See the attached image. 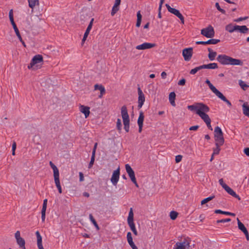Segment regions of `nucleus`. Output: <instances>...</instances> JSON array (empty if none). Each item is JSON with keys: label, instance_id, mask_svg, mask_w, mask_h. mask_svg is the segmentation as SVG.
<instances>
[{"label": "nucleus", "instance_id": "47", "mask_svg": "<svg viewBox=\"0 0 249 249\" xmlns=\"http://www.w3.org/2000/svg\"><path fill=\"white\" fill-rule=\"evenodd\" d=\"M231 221V219L230 218H226V219H223L221 220H218L217 221V223H225L230 222Z\"/></svg>", "mask_w": 249, "mask_h": 249}, {"label": "nucleus", "instance_id": "35", "mask_svg": "<svg viewBox=\"0 0 249 249\" xmlns=\"http://www.w3.org/2000/svg\"><path fill=\"white\" fill-rule=\"evenodd\" d=\"M222 145H215L216 147L213 149V156L218 155L221 150L220 146Z\"/></svg>", "mask_w": 249, "mask_h": 249}, {"label": "nucleus", "instance_id": "63", "mask_svg": "<svg viewBox=\"0 0 249 249\" xmlns=\"http://www.w3.org/2000/svg\"><path fill=\"white\" fill-rule=\"evenodd\" d=\"M166 76H167V74L165 71H163L161 72V76L162 78H163V79L166 78Z\"/></svg>", "mask_w": 249, "mask_h": 249}, {"label": "nucleus", "instance_id": "23", "mask_svg": "<svg viewBox=\"0 0 249 249\" xmlns=\"http://www.w3.org/2000/svg\"><path fill=\"white\" fill-rule=\"evenodd\" d=\"M208 50L209 52L208 54V58L211 61L214 60L217 55L216 52L213 51L210 48H208Z\"/></svg>", "mask_w": 249, "mask_h": 249}, {"label": "nucleus", "instance_id": "27", "mask_svg": "<svg viewBox=\"0 0 249 249\" xmlns=\"http://www.w3.org/2000/svg\"><path fill=\"white\" fill-rule=\"evenodd\" d=\"M128 224L130 227L131 230L132 231L133 233L135 235H137V231L136 230L135 224L133 221L132 222H128Z\"/></svg>", "mask_w": 249, "mask_h": 249}, {"label": "nucleus", "instance_id": "14", "mask_svg": "<svg viewBox=\"0 0 249 249\" xmlns=\"http://www.w3.org/2000/svg\"><path fill=\"white\" fill-rule=\"evenodd\" d=\"M220 42L219 39H210L207 41H197V44L207 45V44H216Z\"/></svg>", "mask_w": 249, "mask_h": 249}, {"label": "nucleus", "instance_id": "33", "mask_svg": "<svg viewBox=\"0 0 249 249\" xmlns=\"http://www.w3.org/2000/svg\"><path fill=\"white\" fill-rule=\"evenodd\" d=\"M144 115L142 111H141L138 119V124H143V122L144 120Z\"/></svg>", "mask_w": 249, "mask_h": 249}, {"label": "nucleus", "instance_id": "25", "mask_svg": "<svg viewBox=\"0 0 249 249\" xmlns=\"http://www.w3.org/2000/svg\"><path fill=\"white\" fill-rule=\"evenodd\" d=\"M54 182L55 185L58 189V191L60 194L62 192V188L60 185V182L59 180V177L54 178Z\"/></svg>", "mask_w": 249, "mask_h": 249}, {"label": "nucleus", "instance_id": "61", "mask_svg": "<svg viewBox=\"0 0 249 249\" xmlns=\"http://www.w3.org/2000/svg\"><path fill=\"white\" fill-rule=\"evenodd\" d=\"M244 152L247 156L249 157V148H245L244 150Z\"/></svg>", "mask_w": 249, "mask_h": 249}, {"label": "nucleus", "instance_id": "16", "mask_svg": "<svg viewBox=\"0 0 249 249\" xmlns=\"http://www.w3.org/2000/svg\"><path fill=\"white\" fill-rule=\"evenodd\" d=\"M94 90H99L100 94L99 98H101L106 92L105 88L102 85L96 84L94 85Z\"/></svg>", "mask_w": 249, "mask_h": 249}, {"label": "nucleus", "instance_id": "59", "mask_svg": "<svg viewBox=\"0 0 249 249\" xmlns=\"http://www.w3.org/2000/svg\"><path fill=\"white\" fill-rule=\"evenodd\" d=\"M137 20H142V16L141 14L140 11H138L137 13Z\"/></svg>", "mask_w": 249, "mask_h": 249}, {"label": "nucleus", "instance_id": "36", "mask_svg": "<svg viewBox=\"0 0 249 249\" xmlns=\"http://www.w3.org/2000/svg\"><path fill=\"white\" fill-rule=\"evenodd\" d=\"M133 216L134 214L133 212V210L132 208H131L128 213V216L127 217V222L133 221Z\"/></svg>", "mask_w": 249, "mask_h": 249}, {"label": "nucleus", "instance_id": "37", "mask_svg": "<svg viewBox=\"0 0 249 249\" xmlns=\"http://www.w3.org/2000/svg\"><path fill=\"white\" fill-rule=\"evenodd\" d=\"M36 234L37 238V245L42 244V237L38 231L36 232Z\"/></svg>", "mask_w": 249, "mask_h": 249}, {"label": "nucleus", "instance_id": "3", "mask_svg": "<svg viewBox=\"0 0 249 249\" xmlns=\"http://www.w3.org/2000/svg\"><path fill=\"white\" fill-rule=\"evenodd\" d=\"M215 144L223 145L224 143L223 133L221 128L218 126L215 127L214 130Z\"/></svg>", "mask_w": 249, "mask_h": 249}, {"label": "nucleus", "instance_id": "9", "mask_svg": "<svg viewBox=\"0 0 249 249\" xmlns=\"http://www.w3.org/2000/svg\"><path fill=\"white\" fill-rule=\"evenodd\" d=\"M190 243L187 240H184L181 242H177L174 246L173 249H188L190 247Z\"/></svg>", "mask_w": 249, "mask_h": 249}, {"label": "nucleus", "instance_id": "57", "mask_svg": "<svg viewBox=\"0 0 249 249\" xmlns=\"http://www.w3.org/2000/svg\"><path fill=\"white\" fill-rule=\"evenodd\" d=\"M84 177L82 172H79V181L82 182L84 181Z\"/></svg>", "mask_w": 249, "mask_h": 249}, {"label": "nucleus", "instance_id": "6", "mask_svg": "<svg viewBox=\"0 0 249 249\" xmlns=\"http://www.w3.org/2000/svg\"><path fill=\"white\" fill-rule=\"evenodd\" d=\"M165 6H166L168 11L169 12H170L171 13L176 16L178 18L180 19L181 23L183 24L184 23V18H183V16L182 15V14L180 13V12L178 10H177L175 8L171 7L168 4H166Z\"/></svg>", "mask_w": 249, "mask_h": 249}, {"label": "nucleus", "instance_id": "56", "mask_svg": "<svg viewBox=\"0 0 249 249\" xmlns=\"http://www.w3.org/2000/svg\"><path fill=\"white\" fill-rule=\"evenodd\" d=\"M9 17L10 20H11L12 19H14L13 12L12 9L10 10L9 12Z\"/></svg>", "mask_w": 249, "mask_h": 249}, {"label": "nucleus", "instance_id": "50", "mask_svg": "<svg viewBox=\"0 0 249 249\" xmlns=\"http://www.w3.org/2000/svg\"><path fill=\"white\" fill-rule=\"evenodd\" d=\"M182 158V156L181 155H178L176 156L175 160L177 163L179 162Z\"/></svg>", "mask_w": 249, "mask_h": 249}, {"label": "nucleus", "instance_id": "38", "mask_svg": "<svg viewBox=\"0 0 249 249\" xmlns=\"http://www.w3.org/2000/svg\"><path fill=\"white\" fill-rule=\"evenodd\" d=\"M208 69H216L218 68V65L217 63H213L207 64Z\"/></svg>", "mask_w": 249, "mask_h": 249}, {"label": "nucleus", "instance_id": "29", "mask_svg": "<svg viewBox=\"0 0 249 249\" xmlns=\"http://www.w3.org/2000/svg\"><path fill=\"white\" fill-rule=\"evenodd\" d=\"M215 213H221L228 215L235 216V214L234 213H230L229 212L223 211L221 210H216L214 212Z\"/></svg>", "mask_w": 249, "mask_h": 249}, {"label": "nucleus", "instance_id": "24", "mask_svg": "<svg viewBox=\"0 0 249 249\" xmlns=\"http://www.w3.org/2000/svg\"><path fill=\"white\" fill-rule=\"evenodd\" d=\"M212 91L217 96L218 98H219L222 101L224 99L226 100V97L223 95V94L220 92L218 89L215 88Z\"/></svg>", "mask_w": 249, "mask_h": 249}, {"label": "nucleus", "instance_id": "28", "mask_svg": "<svg viewBox=\"0 0 249 249\" xmlns=\"http://www.w3.org/2000/svg\"><path fill=\"white\" fill-rule=\"evenodd\" d=\"M92 27H90V26H88L86 30V32L84 35V36L83 37V39H82V43H84V42L85 41V40L87 39V38L91 29Z\"/></svg>", "mask_w": 249, "mask_h": 249}, {"label": "nucleus", "instance_id": "40", "mask_svg": "<svg viewBox=\"0 0 249 249\" xmlns=\"http://www.w3.org/2000/svg\"><path fill=\"white\" fill-rule=\"evenodd\" d=\"M178 213L175 211H171L170 213V216L171 219L175 220L178 216Z\"/></svg>", "mask_w": 249, "mask_h": 249}, {"label": "nucleus", "instance_id": "2", "mask_svg": "<svg viewBox=\"0 0 249 249\" xmlns=\"http://www.w3.org/2000/svg\"><path fill=\"white\" fill-rule=\"evenodd\" d=\"M217 60L223 65L242 66L243 62L238 59L233 58L226 54H219L216 58Z\"/></svg>", "mask_w": 249, "mask_h": 249}, {"label": "nucleus", "instance_id": "46", "mask_svg": "<svg viewBox=\"0 0 249 249\" xmlns=\"http://www.w3.org/2000/svg\"><path fill=\"white\" fill-rule=\"evenodd\" d=\"M117 128L118 130H121L122 128V123L120 119H118L116 124Z\"/></svg>", "mask_w": 249, "mask_h": 249}, {"label": "nucleus", "instance_id": "64", "mask_svg": "<svg viewBox=\"0 0 249 249\" xmlns=\"http://www.w3.org/2000/svg\"><path fill=\"white\" fill-rule=\"evenodd\" d=\"M11 23L13 26V28L17 27V25L14 22V19H12L10 20Z\"/></svg>", "mask_w": 249, "mask_h": 249}, {"label": "nucleus", "instance_id": "22", "mask_svg": "<svg viewBox=\"0 0 249 249\" xmlns=\"http://www.w3.org/2000/svg\"><path fill=\"white\" fill-rule=\"evenodd\" d=\"M238 227L244 233L247 232L248 230L244 224L240 221L238 218H237Z\"/></svg>", "mask_w": 249, "mask_h": 249}, {"label": "nucleus", "instance_id": "15", "mask_svg": "<svg viewBox=\"0 0 249 249\" xmlns=\"http://www.w3.org/2000/svg\"><path fill=\"white\" fill-rule=\"evenodd\" d=\"M80 111L85 115V117L87 118L89 114L90 108L84 105H81L79 107Z\"/></svg>", "mask_w": 249, "mask_h": 249}, {"label": "nucleus", "instance_id": "39", "mask_svg": "<svg viewBox=\"0 0 249 249\" xmlns=\"http://www.w3.org/2000/svg\"><path fill=\"white\" fill-rule=\"evenodd\" d=\"M214 197V196H210L208 197H207V198L204 199L203 200H202L201 201V205H203V204L207 203L209 201L212 200Z\"/></svg>", "mask_w": 249, "mask_h": 249}, {"label": "nucleus", "instance_id": "30", "mask_svg": "<svg viewBox=\"0 0 249 249\" xmlns=\"http://www.w3.org/2000/svg\"><path fill=\"white\" fill-rule=\"evenodd\" d=\"M29 6L33 9L36 4H38V0H28Z\"/></svg>", "mask_w": 249, "mask_h": 249}, {"label": "nucleus", "instance_id": "55", "mask_svg": "<svg viewBox=\"0 0 249 249\" xmlns=\"http://www.w3.org/2000/svg\"><path fill=\"white\" fill-rule=\"evenodd\" d=\"M185 81H186L185 79L184 78H182V79H181L179 81V82H178V85H180V86H183L185 84Z\"/></svg>", "mask_w": 249, "mask_h": 249}, {"label": "nucleus", "instance_id": "52", "mask_svg": "<svg viewBox=\"0 0 249 249\" xmlns=\"http://www.w3.org/2000/svg\"><path fill=\"white\" fill-rule=\"evenodd\" d=\"M127 242H129V241H131L133 240V238H132V237L131 233L130 232H128L127 233Z\"/></svg>", "mask_w": 249, "mask_h": 249}, {"label": "nucleus", "instance_id": "58", "mask_svg": "<svg viewBox=\"0 0 249 249\" xmlns=\"http://www.w3.org/2000/svg\"><path fill=\"white\" fill-rule=\"evenodd\" d=\"M199 127L198 125H194L189 128L190 130H196Z\"/></svg>", "mask_w": 249, "mask_h": 249}, {"label": "nucleus", "instance_id": "10", "mask_svg": "<svg viewBox=\"0 0 249 249\" xmlns=\"http://www.w3.org/2000/svg\"><path fill=\"white\" fill-rule=\"evenodd\" d=\"M43 61V57L41 55L37 54L34 56L30 65L28 66L29 69H31L33 67L37 64Z\"/></svg>", "mask_w": 249, "mask_h": 249}, {"label": "nucleus", "instance_id": "19", "mask_svg": "<svg viewBox=\"0 0 249 249\" xmlns=\"http://www.w3.org/2000/svg\"><path fill=\"white\" fill-rule=\"evenodd\" d=\"M175 98H176V94L174 92H171L169 95V100L171 104V105L173 107L176 106L175 103Z\"/></svg>", "mask_w": 249, "mask_h": 249}, {"label": "nucleus", "instance_id": "13", "mask_svg": "<svg viewBox=\"0 0 249 249\" xmlns=\"http://www.w3.org/2000/svg\"><path fill=\"white\" fill-rule=\"evenodd\" d=\"M125 167L126 171L130 177L131 181H134L135 179L136 178L135 173L130 165L126 164L125 165Z\"/></svg>", "mask_w": 249, "mask_h": 249}, {"label": "nucleus", "instance_id": "41", "mask_svg": "<svg viewBox=\"0 0 249 249\" xmlns=\"http://www.w3.org/2000/svg\"><path fill=\"white\" fill-rule=\"evenodd\" d=\"M14 30L15 32V33H16V35L17 36L18 38L20 40V41H22V37H21V36H20V34L19 33V30H18V27H17L16 28H14Z\"/></svg>", "mask_w": 249, "mask_h": 249}, {"label": "nucleus", "instance_id": "32", "mask_svg": "<svg viewBox=\"0 0 249 249\" xmlns=\"http://www.w3.org/2000/svg\"><path fill=\"white\" fill-rule=\"evenodd\" d=\"M119 10V5L114 4L111 12V15L113 16Z\"/></svg>", "mask_w": 249, "mask_h": 249}, {"label": "nucleus", "instance_id": "8", "mask_svg": "<svg viewBox=\"0 0 249 249\" xmlns=\"http://www.w3.org/2000/svg\"><path fill=\"white\" fill-rule=\"evenodd\" d=\"M120 178V168L118 167L116 170L114 171L110 180L114 185H116Z\"/></svg>", "mask_w": 249, "mask_h": 249}, {"label": "nucleus", "instance_id": "18", "mask_svg": "<svg viewBox=\"0 0 249 249\" xmlns=\"http://www.w3.org/2000/svg\"><path fill=\"white\" fill-rule=\"evenodd\" d=\"M231 196L237 198L238 200H240V197L238 195H237L236 193L232 189H231L229 186H227L226 187V188L224 189Z\"/></svg>", "mask_w": 249, "mask_h": 249}, {"label": "nucleus", "instance_id": "5", "mask_svg": "<svg viewBox=\"0 0 249 249\" xmlns=\"http://www.w3.org/2000/svg\"><path fill=\"white\" fill-rule=\"evenodd\" d=\"M121 115L124 125H129V117L126 106H124L121 108Z\"/></svg>", "mask_w": 249, "mask_h": 249}, {"label": "nucleus", "instance_id": "12", "mask_svg": "<svg viewBox=\"0 0 249 249\" xmlns=\"http://www.w3.org/2000/svg\"><path fill=\"white\" fill-rule=\"evenodd\" d=\"M156 46L155 43L144 42L141 45H137L136 49L137 50H146L153 48Z\"/></svg>", "mask_w": 249, "mask_h": 249}, {"label": "nucleus", "instance_id": "11", "mask_svg": "<svg viewBox=\"0 0 249 249\" xmlns=\"http://www.w3.org/2000/svg\"><path fill=\"white\" fill-rule=\"evenodd\" d=\"M138 92L139 95L138 107L139 108H140L142 107L144 104V102L145 101V96L142 90L140 88H138Z\"/></svg>", "mask_w": 249, "mask_h": 249}, {"label": "nucleus", "instance_id": "42", "mask_svg": "<svg viewBox=\"0 0 249 249\" xmlns=\"http://www.w3.org/2000/svg\"><path fill=\"white\" fill-rule=\"evenodd\" d=\"M95 155L92 154V156H91V159H90V162H89V168H90L92 166V165H93V164L94 163V160H95Z\"/></svg>", "mask_w": 249, "mask_h": 249}, {"label": "nucleus", "instance_id": "4", "mask_svg": "<svg viewBox=\"0 0 249 249\" xmlns=\"http://www.w3.org/2000/svg\"><path fill=\"white\" fill-rule=\"evenodd\" d=\"M201 34L207 38H212L214 36V31L213 28L211 25H209L207 27L202 29Z\"/></svg>", "mask_w": 249, "mask_h": 249}, {"label": "nucleus", "instance_id": "17", "mask_svg": "<svg viewBox=\"0 0 249 249\" xmlns=\"http://www.w3.org/2000/svg\"><path fill=\"white\" fill-rule=\"evenodd\" d=\"M237 25H233V24L230 23L227 25L225 27V30L230 33H232L233 32L237 31Z\"/></svg>", "mask_w": 249, "mask_h": 249}, {"label": "nucleus", "instance_id": "60", "mask_svg": "<svg viewBox=\"0 0 249 249\" xmlns=\"http://www.w3.org/2000/svg\"><path fill=\"white\" fill-rule=\"evenodd\" d=\"M97 146V143H95L94 145V147L92 150V154L95 155L96 150Z\"/></svg>", "mask_w": 249, "mask_h": 249}, {"label": "nucleus", "instance_id": "43", "mask_svg": "<svg viewBox=\"0 0 249 249\" xmlns=\"http://www.w3.org/2000/svg\"><path fill=\"white\" fill-rule=\"evenodd\" d=\"M205 83L208 85L209 88L212 91L215 88L208 79H207L205 81Z\"/></svg>", "mask_w": 249, "mask_h": 249}, {"label": "nucleus", "instance_id": "62", "mask_svg": "<svg viewBox=\"0 0 249 249\" xmlns=\"http://www.w3.org/2000/svg\"><path fill=\"white\" fill-rule=\"evenodd\" d=\"M200 70L203 69H208L207 64H204L199 66Z\"/></svg>", "mask_w": 249, "mask_h": 249}, {"label": "nucleus", "instance_id": "51", "mask_svg": "<svg viewBox=\"0 0 249 249\" xmlns=\"http://www.w3.org/2000/svg\"><path fill=\"white\" fill-rule=\"evenodd\" d=\"M47 201H48L47 199H45L43 200V206H42V210H46L47 205Z\"/></svg>", "mask_w": 249, "mask_h": 249}, {"label": "nucleus", "instance_id": "26", "mask_svg": "<svg viewBox=\"0 0 249 249\" xmlns=\"http://www.w3.org/2000/svg\"><path fill=\"white\" fill-rule=\"evenodd\" d=\"M18 245L19 246V247L22 249H26L25 244V242L24 239L23 238H19L18 239L16 240Z\"/></svg>", "mask_w": 249, "mask_h": 249}, {"label": "nucleus", "instance_id": "54", "mask_svg": "<svg viewBox=\"0 0 249 249\" xmlns=\"http://www.w3.org/2000/svg\"><path fill=\"white\" fill-rule=\"evenodd\" d=\"M239 85L243 89H244V87H248L249 86L246 85L243 81L240 80L239 81Z\"/></svg>", "mask_w": 249, "mask_h": 249}, {"label": "nucleus", "instance_id": "1", "mask_svg": "<svg viewBox=\"0 0 249 249\" xmlns=\"http://www.w3.org/2000/svg\"><path fill=\"white\" fill-rule=\"evenodd\" d=\"M188 108L192 111H195L199 116L206 124L211 122V120L208 115L206 113L210 110L209 107L202 103H196L188 106Z\"/></svg>", "mask_w": 249, "mask_h": 249}, {"label": "nucleus", "instance_id": "45", "mask_svg": "<svg viewBox=\"0 0 249 249\" xmlns=\"http://www.w3.org/2000/svg\"><path fill=\"white\" fill-rule=\"evenodd\" d=\"M199 70H200V69H199V66L196 67L195 68L192 69L190 71V73L191 74H195Z\"/></svg>", "mask_w": 249, "mask_h": 249}, {"label": "nucleus", "instance_id": "7", "mask_svg": "<svg viewBox=\"0 0 249 249\" xmlns=\"http://www.w3.org/2000/svg\"><path fill=\"white\" fill-rule=\"evenodd\" d=\"M193 55V48H185L182 51V55L185 61H189L192 58Z\"/></svg>", "mask_w": 249, "mask_h": 249}, {"label": "nucleus", "instance_id": "31", "mask_svg": "<svg viewBox=\"0 0 249 249\" xmlns=\"http://www.w3.org/2000/svg\"><path fill=\"white\" fill-rule=\"evenodd\" d=\"M51 168L53 170L54 178L59 177V172L57 167L54 165Z\"/></svg>", "mask_w": 249, "mask_h": 249}, {"label": "nucleus", "instance_id": "20", "mask_svg": "<svg viewBox=\"0 0 249 249\" xmlns=\"http://www.w3.org/2000/svg\"><path fill=\"white\" fill-rule=\"evenodd\" d=\"M243 112L244 115L249 117V105L245 102L242 105Z\"/></svg>", "mask_w": 249, "mask_h": 249}, {"label": "nucleus", "instance_id": "21", "mask_svg": "<svg viewBox=\"0 0 249 249\" xmlns=\"http://www.w3.org/2000/svg\"><path fill=\"white\" fill-rule=\"evenodd\" d=\"M237 31H238L241 33L246 34L249 31V29L247 28V27L246 25H242V26L237 25Z\"/></svg>", "mask_w": 249, "mask_h": 249}, {"label": "nucleus", "instance_id": "53", "mask_svg": "<svg viewBox=\"0 0 249 249\" xmlns=\"http://www.w3.org/2000/svg\"><path fill=\"white\" fill-rule=\"evenodd\" d=\"M15 237L16 240L21 238L20 231H18L15 234Z\"/></svg>", "mask_w": 249, "mask_h": 249}, {"label": "nucleus", "instance_id": "44", "mask_svg": "<svg viewBox=\"0 0 249 249\" xmlns=\"http://www.w3.org/2000/svg\"><path fill=\"white\" fill-rule=\"evenodd\" d=\"M215 7H216L217 9L222 14H225L226 13L225 10L220 8V5L218 2L215 3Z\"/></svg>", "mask_w": 249, "mask_h": 249}, {"label": "nucleus", "instance_id": "48", "mask_svg": "<svg viewBox=\"0 0 249 249\" xmlns=\"http://www.w3.org/2000/svg\"><path fill=\"white\" fill-rule=\"evenodd\" d=\"M219 183L224 189H225L226 187L228 186L226 184H225L224 182L223 179L222 178H221L219 180Z\"/></svg>", "mask_w": 249, "mask_h": 249}, {"label": "nucleus", "instance_id": "34", "mask_svg": "<svg viewBox=\"0 0 249 249\" xmlns=\"http://www.w3.org/2000/svg\"><path fill=\"white\" fill-rule=\"evenodd\" d=\"M89 220L91 221V222L94 225V226L96 227V228L97 230H99V226H98L96 221H95V220L93 218L92 214H89Z\"/></svg>", "mask_w": 249, "mask_h": 249}, {"label": "nucleus", "instance_id": "49", "mask_svg": "<svg viewBox=\"0 0 249 249\" xmlns=\"http://www.w3.org/2000/svg\"><path fill=\"white\" fill-rule=\"evenodd\" d=\"M46 211V210H41V219L43 222H44L45 219Z\"/></svg>", "mask_w": 249, "mask_h": 249}]
</instances>
